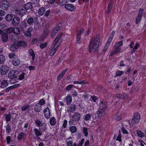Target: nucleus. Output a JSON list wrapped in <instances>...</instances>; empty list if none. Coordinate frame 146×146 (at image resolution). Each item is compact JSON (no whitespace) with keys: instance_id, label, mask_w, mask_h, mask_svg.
Segmentation results:
<instances>
[{"instance_id":"obj_1","label":"nucleus","mask_w":146,"mask_h":146,"mask_svg":"<svg viewBox=\"0 0 146 146\" xmlns=\"http://www.w3.org/2000/svg\"><path fill=\"white\" fill-rule=\"evenodd\" d=\"M100 39L99 38H93L91 40L89 45L88 51L89 52H91L92 50L95 51L98 49L100 44Z\"/></svg>"},{"instance_id":"obj_2","label":"nucleus","mask_w":146,"mask_h":146,"mask_svg":"<svg viewBox=\"0 0 146 146\" xmlns=\"http://www.w3.org/2000/svg\"><path fill=\"white\" fill-rule=\"evenodd\" d=\"M19 74V72L15 70H13L9 71L8 76L10 78V82L11 84H13L17 82L16 78H17Z\"/></svg>"},{"instance_id":"obj_3","label":"nucleus","mask_w":146,"mask_h":146,"mask_svg":"<svg viewBox=\"0 0 146 146\" xmlns=\"http://www.w3.org/2000/svg\"><path fill=\"white\" fill-rule=\"evenodd\" d=\"M34 121L36 125L39 127V129L40 131L43 132L46 130L47 125L45 123H42V121L38 119L35 120Z\"/></svg>"},{"instance_id":"obj_4","label":"nucleus","mask_w":146,"mask_h":146,"mask_svg":"<svg viewBox=\"0 0 146 146\" xmlns=\"http://www.w3.org/2000/svg\"><path fill=\"white\" fill-rule=\"evenodd\" d=\"M26 45V44L24 41H20L15 42L10 47V50L12 51H14L20 46H25Z\"/></svg>"},{"instance_id":"obj_5","label":"nucleus","mask_w":146,"mask_h":146,"mask_svg":"<svg viewBox=\"0 0 146 146\" xmlns=\"http://www.w3.org/2000/svg\"><path fill=\"white\" fill-rule=\"evenodd\" d=\"M59 43H57L55 42H54L49 50V55L50 56L54 55L59 47Z\"/></svg>"},{"instance_id":"obj_6","label":"nucleus","mask_w":146,"mask_h":146,"mask_svg":"<svg viewBox=\"0 0 146 146\" xmlns=\"http://www.w3.org/2000/svg\"><path fill=\"white\" fill-rule=\"evenodd\" d=\"M84 29H82L76 32V41L78 43L80 44L81 42V35L84 32Z\"/></svg>"},{"instance_id":"obj_7","label":"nucleus","mask_w":146,"mask_h":146,"mask_svg":"<svg viewBox=\"0 0 146 146\" xmlns=\"http://www.w3.org/2000/svg\"><path fill=\"white\" fill-rule=\"evenodd\" d=\"M143 9H141L139 10L138 14L136 19V23L138 24L140 21L143 14Z\"/></svg>"},{"instance_id":"obj_8","label":"nucleus","mask_w":146,"mask_h":146,"mask_svg":"<svg viewBox=\"0 0 146 146\" xmlns=\"http://www.w3.org/2000/svg\"><path fill=\"white\" fill-rule=\"evenodd\" d=\"M64 7L66 10L70 11H74L76 9V7L73 5L71 4L66 5Z\"/></svg>"},{"instance_id":"obj_9","label":"nucleus","mask_w":146,"mask_h":146,"mask_svg":"<svg viewBox=\"0 0 146 146\" xmlns=\"http://www.w3.org/2000/svg\"><path fill=\"white\" fill-rule=\"evenodd\" d=\"M9 3L6 0H2L1 5L2 7V9L3 10H7L9 6Z\"/></svg>"},{"instance_id":"obj_10","label":"nucleus","mask_w":146,"mask_h":146,"mask_svg":"<svg viewBox=\"0 0 146 146\" xmlns=\"http://www.w3.org/2000/svg\"><path fill=\"white\" fill-rule=\"evenodd\" d=\"M140 119V115L138 113H135L134 115V117L132 119V122L133 123H138Z\"/></svg>"},{"instance_id":"obj_11","label":"nucleus","mask_w":146,"mask_h":146,"mask_svg":"<svg viewBox=\"0 0 146 146\" xmlns=\"http://www.w3.org/2000/svg\"><path fill=\"white\" fill-rule=\"evenodd\" d=\"M9 70V68L5 65L2 66L0 68L1 73L3 75L6 74Z\"/></svg>"},{"instance_id":"obj_12","label":"nucleus","mask_w":146,"mask_h":146,"mask_svg":"<svg viewBox=\"0 0 146 146\" xmlns=\"http://www.w3.org/2000/svg\"><path fill=\"white\" fill-rule=\"evenodd\" d=\"M28 52L29 56L30 57H31L32 62H33L35 57V54L34 52L32 49H30L28 50Z\"/></svg>"},{"instance_id":"obj_13","label":"nucleus","mask_w":146,"mask_h":146,"mask_svg":"<svg viewBox=\"0 0 146 146\" xmlns=\"http://www.w3.org/2000/svg\"><path fill=\"white\" fill-rule=\"evenodd\" d=\"M44 116L46 118L48 119L50 117V112L49 109L47 108L44 110Z\"/></svg>"},{"instance_id":"obj_14","label":"nucleus","mask_w":146,"mask_h":146,"mask_svg":"<svg viewBox=\"0 0 146 146\" xmlns=\"http://www.w3.org/2000/svg\"><path fill=\"white\" fill-rule=\"evenodd\" d=\"M20 63V60L17 57L14 58L12 60V64L15 66L19 65Z\"/></svg>"},{"instance_id":"obj_15","label":"nucleus","mask_w":146,"mask_h":146,"mask_svg":"<svg viewBox=\"0 0 146 146\" xmlns=\"http://www.w3.org/2000/svg\"><path fill=\"white\" fill-rule=\"evenodd\" d=\"M105 114L104 110L99 109L97 113V115L98 117L100 118L103 117Z\"/></svg>"},{"instance_id":"obj_16","label":"nucleus","mask_w":146,"mask_h":146,"mask_svg":"<svg viewBox=\"0 0 146 146\" xmlns=\"http://www.w3.org/2000/svg\"><path fill=\"white\" fill-rule=\"evenodd\" d=\"M17 13L21 16H23L25 13L26 11L23 8H20L17 11Z\"/></svg>"},{"instance_id":"obj_17","label":"nucleus","mask_w":146,"mask_h":146,"mask_svg":"<svg viewBox=\"0 0 146 146\" xmlns=\"http://www.w3.org/2000/svg\"><path fill=\"white\" fill-rule=\"evenodd\" d=\"M8 85V83L7 80H5L1 81L0 84V87L2 88H6Z\"/></svg>"},{"instance_id":"obj_18","label":"nucleus","mask_w":146,"mask_h":146,"mask_svg":"<svg viewBox=\"0 0 146 146\" xmlns=\"http://www.w3.org/2000/svg\"><path fill=\"white\" fill-rule=\"evenodd\" d=\"M33 29L32 27L28 28L27 30L24 32V35L25 36H30L31 35V32Z\"/></svg>"},{"instance_id":"obj_19","label":"nucleus","mask_w":146,"mask_h":146,"mask_svg":"<svg viewBox=\"0 0 146 146\" xmlns=\"http://www.w3.org/2000/svg\"><path fill=\"white\" fill-rule=\"evenodd\" d=\"M67 70V69H66L63 70L61 72H60V73L59 74L57 77V79L58 80H60L63 77Z\"/></svg>"},{"instance_id":"obj_20","label":"nucleus","mask_w":146,"mask_h":146,"mask_svg":"<svg viewBox=\"0 0 146 146\" xmlns=\"http://www.w3.org/2000/svg\"><path fill=\"white\" fill-rule=\"evenodd\" d=\"M19 19L17 17H15L13 18L12 21V23L13 25L16 26L19 23Z\"/></svg>"},{"instance_id":"obj_21","label":"nucleus","mask_w":146,"mask_h":146,"mask_svg":"<svg viewBox=\"0 0 146 146\" xmlns=\"http://www.w3.org/2000/svg\"><path fill=\"white\" fill-rule=\"evenodd\" d=\"M123 42L121 41L116 42L115 44L114 48H118L119 49V51H120L121 48L120 47L122 46L123 45Z\"/></svg>"},{"instance_id":"obj_22","label":"nucleus","mask_w":146,"mask_h":146,"mask_svg":"<svg viewBox=\"0 0 146 146\" xmlns=\"http://www.w3.org/2000/svg\"><path fill=\"white\" fill-rule=\"evenodd\" d=\"M60 27H56L52 31L51 33V36L52 37H54L57 33L58 30L59 29Z\"/></svg>"},{"instance_id":"obj_23","label":"nucleus","mask_w":146,"mask_h":146,"mask_svg":"<svg viewBox=\"0 0 146 146\" xmlns=\"http://www.w3.org/2000/svg\"><path fill=\"white\" fill-rule=\"evenodd\" d=\"M73 117L75 121H78L80 118V115L78 113L76 112L73 115Z\"/></svg>"},{"instance_id":"obj_24","label":"nucleus","mask_w":146,"mask_h":146,"mask_svg":"<svg viewBox=\"0 0 146 146\" xmlns=\"http://www.w3.org/2000/svg\"><path fill=\"white\" fill-rule=\"evenodd\" d=\"M32 6L31 3L30 2L26 3L25 5L24 8L26 10H29L32 8Z\"/></svg>"},{"instance_id":"obj_25","label":"nucleus","mask_w":146,"mask_h":146,"mask_svg":"<svg viewBox=\"0 0 146 146\" xmlns=\"http://www.w3.org/2000/svg\"><path fill=\"white\" fill-rule=\"evenodd\" d=\"M65 100L68 104H70L72 101V96L70 95L67 96Z\"/></svg>"},{"instance_id":"obj_26","label":"nucleus","mask_w":146,"mask_h":146,"mask_svg":"<svg viewBox=\"0 0 146 146\" xmlns=\"http://www.w3.org/2000/svg\"><path fill=\"white\" fill-rule=\"evenodd\" d=\"M51 125H54L56 123V120L54 117H51L49 121Z\"/></svg>"},{"instance_id":"obj_27","label":"nucleus","mask_w":146,"mask_h":146,"mask_svg":"<svg viewBox=\"0 0 146 146\" xmlns=\"http://www.w3.org/2000/svg\"><path fill=\"white\" fill-rule=\"evenodd\" d=\"M115 119L117 121H119L121 119V113H118L115 115Z\"/></svg>"},{"instance_id":"obj_28","label":"nucleus","mask_w":146,"mask_h":146,"mask_svg":"<svg viewBox=\"0 0 146 146\" xmlns=\"http://www.w3.org/2000/svg\"><path fill=\"white\" fill-rule=\"evenodd\" d=\"M8 39V35L6 33H4L2 34V40L4 42H6Z\"/></svg>"},{"instance_id":"obj_29","label":"nucleus","mask_w":146,"mask_h":146,"mask_svg":"<svg viewBox=\"0 0 146 146\" xmlns=\"http://www.w3.org/2000/svg\"><path fill=\"white\" fill-rule=\"evenodd\" d=\"M41 108V106H40V104H37L35 106L34 110L36 112H39Z\"/></svg>"},{"instance_id":"obj_30","label":"nucleus","mask_w":146,"mask_h":146,"mask_svg":"<svg viewBox=\"0 0 146 146\" xmlns=\"http://www.w3.org/2000/svg\"><path fill=\"white\" fill-rule=\"evenodd\" d=\"M45 10V9L43 7H42L39 9L38 11L39 15L40 16L43 15L44 13Z\"/></svg>"},{"instance_id":"obj_31","label":"nucleus","mask_w":146,"mask_h":146,"mask_svg":"<svg viewBox=\"0 0 146 146\" xmlns=\"http://www.w3.org/2000/svg\"><path fill=\"white\" fill-rule=\"evenodd\" d=\"M13 18V16L11 14H7L5 17V20L8 21H11Z\"/></svg>"},{"instance_id":"obj_32","label":"nucleus","mask_w":146,"mask_h":146,"mask_svg":"<svg viewBox=\"0 0 146 146\" xmlns=\"http://www.w3.org/2000/svg\"><path fill=\"white\" fill-rule=\"evenodd\" d=\"M76 106L74 105L71 106L68 108V111L71 112L74 111L76 109Z\"/></svg>"},{"instance_id":"obj_33","label":"nucleus","mask_w":146,"mask_h":146,"mask_svg":"<svg viewBox=\"0 0 146 146\" xmlns=\"http://www.w3.org/2000/svg\"><path fill=\"white\" fill-rule=\"evenodd\" d=\"M35 134L37 136H40L42 134V131H40L39 130V129H38L37 128H35L34 130Z\"/></svg>"},{"instance_id":"obj_34","label":"nucleus","mask_w":146,"mask_h":146,"mask_svg":"<svg viewBox=\"0 0 146 146\" xmlns=\"http://www.w3.org/2000/svg\"><path fill=\"white\" fill-rule=\"evenodd\" d=\"M115 33V31L113 30L112 31V33L110 35V36L108 40V42L109 41L110 42H111Z\"/></svg>"},{"instance_id":"obj_35","label":"nucleus","mask_w":146,"mask_h":146,"mask_svg":"<svg viewBox=\"0 0 146 146\" xmlns=\"http://www.w3.org/2000/svg\"><path fill=\"white\" fill-rule=\"evenodd\" d=\"M119 49L118 48H114V50L111 52L109 56H112L117 52H119Z\"/></svg>"},{"instance_id":"obj_36","label":"nucleus","mask_w":146,"mask_h":146,"mask_svg":"<svg viewBox=\"0 0 146 146\" xmlns=\"http://www.w3.org/2000/svg\"><path fill=\"white\" fill-rule=\"evenodd\" d=\"M136 133L137 135L140 137L142 138L144 137V133L140 130H137Z\"/></svg>"},{"instance_id":"obj_37","label":"nucleus","mask_w":146,"mask_h":146,"mask_svg":"<svg viewBox=\"0 0 146 146\" xmlns=\"http://www.w3.org/2000/svg\"><path fill=\"white\" fill-rule=\"evenodd\" d=\"M111 42H110L108 41H107L106 42L105 46L104 47V48L103 49L102 51L103 52H106V50H107Z\"/></svg>"},{"instance_id":"obj_38","label":"nucleus","mask_w":146,"mask_h":146,"mask_svg":"<svg viewBox=\"0 0 146 146\" xmlns=\"http://www.w3.org/2000/svg\"><path fill=\"white\" fill-rule=\"evenodd\" d=\"M13 33L15 34L18 35L20 34L19 29L17 27L13 28Z\"/></svg>"},{"instance_id":"obj_39","label":"nucleus","mask_w":146,"mask_h":146,"mask_svg":"<svg viewBox=\"0 0 146 146\" xmlns=\"http://www.w3.org/2000/svg\"><path fill=\"white\" fill-rule=\"evenodd\" d=\"M25 135L24 133L23 132L20 133L18 135L17 139L18 140H21Z\"/></svg>"},{"instance_id":"obj_40","label":"nucleus","mask_w":146,"mask_h":146,"mask_svg":"<svg viewBox=\"0 0 146 146\" xmlns=\"http://www.w3.org/2000/svg\"><path fill=\"white\" fill-rule=\"evenodd\" d=\"M70 130L72 133H73L76 132L77 129L75 126H73L70 127Z\"/></svg>"},{"instance_id":"obj_41","label":"nucleus","mask_w":146,"mask_h":146,"mask_svg":"<svg viewBox=\"0 0 146 146\" xmlns=\"http://www.w3.org/2000/svg\"><path fill=\"white\" fill-rule=\"evenodd\" d=\"M5 60V56L3 55H0V64L3 63Z\"/></svg>"},{"instance_id":"obj_42","label":"nucleus","mask_w":146,"mask_h":146,"mask_svg":"<svg viewBox=\"0 0 146 146\" xmlns=\"http://www.w3.org/2000/svg\"><path fill=\"white\" fill-rule=\"evenodd\" d=\"M99 106L100 108V109L104 110V109L106 108V105L102 102H101L100 103Z\"/></svg>"},{"instance_id":"obj_43","label":"nucleus","mask_w":146,"mask_h":146,"mask_svg":"<svg viewBox=\"0 0 146 146\" xmlns=\"http://www.w3.org/2000/svg\"><path fill=\"white\" fill-rule=\"evenodd\" d=\"M83 133L84 135L86 137L88 135V129L87 128L85 127H84L83 128Z\"/></svg>"},{"instance_id":"obj_44","label":"nucleus","mask_w":146,"mask_h":146,"mask_svg":"<svg viewBox=\"0 0 146 146\" xmlns=\"http://www.w3.org/2000/svg\"><path fill=\"white\" fill-rule=\"evenodd\" d=\"M27 22L28 24L31 25L34 22V19L33 18H30L28 19Z\"/></svg>"},{"instance_id":"obj_45","label":"nucleus","mask_w":146,"mask_h":146,"mask_svg":"<svg viewBox=\"0 0 146 146\" xmlns=\"http://www.w3.org/2000/svg\"><path fill=\"white\" fill-rule=\"evenodd\" d=\"M139 44L138 43H137L135 44V46H134V47L133 48V49L131 51V53H133L138 48V46H139Z\"/></svg>"},{"instance_id":"obj_46","label":"nucleus","mask_w":146,"mask_h":146,"mask_svg":"<svg viewBox=\"0 0 146 146\" xmlns=\"http://www.w3.org/2000/svg\"><path fill=\"white\" fill-rule=\"evenodd\" d=\"M91 115L90 114H86L84 117V119L86 121H87L91 118Z\"/></svg>"},{"instance_id":"obj_47","label":"nucleus","mask_w":146,"mask_h":146,"mask_svg":"<svg viewBox=\"0 0 146 146\" xmlns=\"http://www.w3.org/2000/svg\"><path fill=\"white\" fill-rule=\"evenodd\" d=\"M29 107L28 105H26L23 106L21 108L22 111H25L28 109Z\"/></svg>"},{"instance_id":"obj_48","label":"nucleus","mask_w":146,"mask_h":146,"mask_svg":"<svg viewBox=\"0 0 146 146\" xmlns=\"http://www.w3.org/2000/svg\"><path fill=\"white\" fill-rule=\"evenodd\" d=\"M67 145L68 146H76V144L75 143L73 145V142L71 141H69L67 142Z\"/></svg>"},{"instance_id":"obj_49","label":"nucleus","mask_w":146,"mask_h":146,"mask_svg":"<svg viewBox=\"0 0 146 146\" xmlns=\"http://www.w3.org/2000/svg\"><path fill=\"white\" fill-rule=\"evenodd\" d=\"M5 119L7 121H9L11 120V116L10 114H7L6 115Z\"/></svg>"},{"instance_id":"obj_50","label":"nucleus","mask_w":146,"mask_h":146,"mask_svg":"<svg viewBox=\"0 0 146 146\" xmlns=\"http://www.w3.org/2000/svg\"><path fill=\"white\" fill-rule=\"evenodd\" d=\"M47 44L46 42L40 44V47L41 49H43L46 46Z\"/></svg>"},{"instance_id":"obj_51","label":"nucleus","mask_w":146,"mask_h":146,"mask_svg":"<svg viewBox=\"0 0 146 146\" xmlns=\"http://www.w3.org/2000/svg\"><path fill=\"white\" fill-rule=\"evenodd\" d=\"M62 36V33H60L59 35L57 36L56 38L55 39L54 42H55L56 43H58V41Z\"/></svg>"},{"instance_id":"obj_52","label":"nucleus","mask_w":146,"mask_h":146,"mask_svg":"<svg viewBox=\"0 0 146 146\" xmlns=\"http://www.w3.org/2000/svg\"><path fill=\"white\" fill-rule=\"evenodd\" d=\"M62 36V33H60L59 35L57 36L56 38L55 39L54 42H55L56 43H58V41Z\"/></svg>"},{"instance_id":"obj_53","label":"nucleus","mask_w":146,"mask_h":146,"mask_svg":"<svg viewBox=\"0 0 146 146\" xmlns=\"http://www.w3.org/2000/svg\"><path fill=\"white\" fill-rule=\"evenodd\" d=\"M25 74L24 73H22L21 74L19 78V79L20 80H22L23 79L25 78Z\"/></svg>"},{"instance_id":"obj_54","label":"nucleus","mask_w":146,"mask_h":146,"mask_svg":"<svg viewBox=\"0 0 146 146\" xmlns=\"http://www.w3.org/2000/svg\"><path fill=\"white\" fill-rule=\"evenodd\" d=\"M6 131L8 133H9L11 130V127L9 125H7L6 126Z\"/></svg>"},{"instance_id":"obj_55","label":"nucleus","mask_w":146,"mask_h":146,"mask_svg":"<svg viewBox=\"0 0 146 146\" xmlns=\"http://www.w3.org/2000/svg\"><path fill=\"white\" fill-rule=\"evenodd\" d=\"M73 83L74 84H86L84 80H82L80 82H79L78 81H74L73 82Z\"/></svg>"},{"instance_id":"obj_56","label":"nucleus","mask_w":146,"mask_h":146,"mask_svg":"<svg viewBox=\"0 0 146 146\" xmlns=\"http://www.w3.org/2000/svg\"><path fill=\"white\" fill-rule=\"evenodd\" d=\"M123 73V71L119 70L116 73V76H120Z\"/></svg>"},{"instance_id":"obj_57","label":"nucleus","mask_w":146,"mask_h":146,"mask_svg":"<svg viewBox=\"0 0 146 146\" xmlns=\"http://www.w3.org/2000/svg\"><path fill=\"white\" fill-rule=\"evenodd\" d=\"M45 103V100L43 99H42L40 101L39 103H38V104H40V106H41V107H42V106Z\"/></svg>"},{"instance_id":"obj_58","label":"nucleus","mask_w":146,"mask_h":146,"mask_svg":"<svg viewBox=\"0 0 146 146\" xmlns=\"http://www.w3.org/2000/svg\"><path fill=\"white\" fill-rule=\"evenodd\" d=\"M117 97L119 99H123V94H118L117 95Z\"/></svg>"},{"instance_id":"obj_59","label":"nucleus","mask_w":146,"mask_h":146,"mask_svg":"<svg viewBox=\"0 0 146 146\" xmlns=\"http://www.w3.org/2000/svg\"><path fill=\"white\" fill-rule=\"evenodd\" d=\"M121 134L119 133L116 139V140L119 141L120 142H121L122 140L121 139Z\"/></svg>"},{"instance_id":"obj_60","label":"nucleus","mask_w":146,"mask_h":146,"mask_svg":"<svg viewBox=\"0 0 146 146\" xmlns=\"http://www.w3.org/2000/svg\"><path fill=\"white\" fill-rule=\"evenodd\" d=\"M7 32L8 33H13V28H8L7 30Z\"/></svg>"},{"instance_id":"obj_61","label":"nucleus","mask_w":146,"mask_h":146,"mask_svg":"<svg viewBox=\"0 0 146 146\" xmlns=\"http://www.w3.org/2000/svg\"><path fill=\"white\" fill-rule=\"evenodd\" d=\"M73 85L72 84H70L66 88V89L67 90H70L73 87Z\"/></svg>"},{"instance_id":"obj_62","label":"nucleus","mask_w":146,"mask_h":146,"mask_svg":"<svg viewBox=\"0 0 146 146\" xmlns=\"http://www.w3.org/2000/svg\"><path fill=\"white\" fill-rule=\"evenodd\" d=\"M112 5L111 4H109L108 7V11H107V13H108L111 10V9L112 7Z\"/></svg>"},{"instance_id":"obj_63","label":"nucleus","mask_w":146,"mask_h":146,"mask_svg":"<svg viewBox=\"0 0 146 146\" xmlns=\"http://www.w3.org/2000/svg\"><path fill=\"white\" fill-rule=\"evenodd\" d=\"M6 140L7 144H9L11 141V137L9 136L7 137L6 138Z\"/></svg>"},{"instance_id":"obj_64","label":"nucleus","mask_w":146,"mask_h":146,"mask_svg":"<svg viewBox=\"0 0 146 146\" xmlns=\"http://www.w3.org/2000/svg\"><path fill=\"white\" fill-rule=\"evenodd\" d=\"M67 123V121L65 120L64 121L63 123V127L64 128H65L66 127V125Z\"/></svg>"}]
</instances>
